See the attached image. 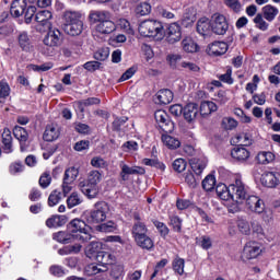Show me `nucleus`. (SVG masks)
I'll use <instances>...</instances> for the list:
<instances>
[{"instance_id":"f257e3e1","label":"nucleus","mask_w":280,"mask_h":280,"mask_svg":"<svg viewBox=\"0 0 280 280\" xmlns=\"http://www.w3.org/2000/svg\"><path fill=\"white\" fill-rule=\"evenodd\" d=\"M139 34L148 38H156V40H163L165 38V28L163 23L156 20H145L139 25Z\"/></svg>"},{"instance_id":"f03ea898","label":"nucleus","mask_w":280,"mask_h":280,"mask_svg":"<svg viewBox=\"0 0 280 280\" xmlns=\"http://www.w3.org/2000/svg\"><path fill=\"white\" fill-rule=\"evenodd\" d=\"M68 229L70 233L73 235L74 240L78 242H82L83 244L86 242H91L92 235H91V228L86 225V222H84L81 219H73L70 221Z\"/></svg>"},{"instance_id":"7ed1b4c3","label":"nucleus","mask_w":280,"mask_h":280,"mask_svg":"<svg viewBox=\"0 0 280 280\" xmlns=\"http://www.w3.org/2000/svg\"><path fill=\"white\" fill-rule=\"evenodd\" d=\"M109 211L110 207H108L106 201H98L94 205V208L85 214V218L89 224H100V222H104L106 218H108Z\"/></svg>"},{"instance_id":"20e7f679","label":"nucleus","mask_w":280,"mask_h":280,"mask_svg":"<svg viewBox=\"0 0 280 280\" xmlns=\"http://www.w3.org/2000/svg\"><path fill=\"white\" fill-rule=\"evenodd\" d=\"M230 191H232L234 202H244L248 197V186L244 184L241 177H236L235 182L230 185Z\"/></svg>"},{"instance_id":"39448f33","label":"nucleus","mask_w":280,"mask_h":280,"mask_svg":"<svg viewBox=\"0 0 280 280\" xmlns=\"http://www.w3.org/2000/svg\"><path fill=\"white\" fill-rule=\"evenodd\" d=\"M212 32L218 36H224L226 32H229V22L226 21V16L214 13L211 19Z\"/></svg>"},{"instance_id":"423d86ee","label":"nucleus","mask_w":280,"mask_h":280,"mask_svg":"<svg viewBox=\"0 0 280 280\" xmlns=\"http://www.w3.org/2000/svg\"><path fill=\"white\" fill-rule=\"evenodd\" d=\"M164 36H166V42L170 45H176L183 38V27L178 23H171L164 31Z\"/></svg>"},{"instance_id":"0eeeda50","label":"nucleus","mask_w":280,"mask_h":280,"mask_svg":"<svg viewBox=\"0 0 280 280\" xmlns=\"http://www.w3.org/2000/svg\"><path fill=\"white\" fill-rule=\"evenodd\" d=\"M51 18L52 14L49 10H43L36 13L35 21L37 23L36 27L38 32H47L51 30Z\"/></svg>"},{"instance_id":"6e6552de","label":"nucleus","mask_w":280,"mask_h":280,"mask_svg":"<svg viewBox=\"0 0 280 280\" xmlns=\"http://www.w3.org/2000/svg\"><path fill=\"white\" fill-rule=\"evenodd\" d=\"M155 121L164 132H172L174 130V122L170 119L167 112L159 109L154 113Z\"/></svg>"},{"instance_id":"1a4fd4ad","label":"nucleus","mask_w":280,"mask_h":280,"mask_svg":"<svg viewBox=\"0 0 280 280\" xmlns=\"http://www.w3.org/2000/svg\"><path fill=\"white\" fill-rule=\"evenodd\" d=\"M245 200V207L248 211H252V213H264V211H266V205L259 197L248 196Z\"/></svg>"},{"instance_id":"9d476101","label":"nucleus","mask_w":280,"mask_h":280,"mask_svg":"<svg viewBox=\"0 0 280 280\" xmlns=\"http://www.w3.org/2000/svg\"><path fill=\"white\" fill-rule=\"evenodd\" d=\"M261 255V245L257 242H248L243 249V259H257Z\"/></svg>"},{"instance_id":"9b49d317","label":"nucleus","mask_w":280,"mask_h":280,"mask_svg":"<svg viewBox=\"0 0 280 280\" xmlns=\"http://www.w3.org/2000/svg\"><path fill=\"white\" fill-rule=\"evenodd\" d=\"M62 36V33L58 28H48L47 35L44 37V45L46 47H59L60 45V38Z\"/></svg>"},{"instance_id":"f8f14e48","label":"nucleus","mask_w":280,"mask_h":280,"mask_svg":"<svg viewBox=\"0 0 280 280\" xmlns=\"http://www.w3.org/2000/svg\"><path fill=\"white\" fill-rule=\"evenodd\" d=\"M199 115H200V109L198 108V104L189 103L184 107L183 117L185 121H187L188 124H194V121L198 119Z\"/></svg>"},{"instance_id":"ddd939ff","label":"nucleus","mask_w":280,"mask_h":280,"mask_svg":"<svg viewBox=\"0 0 280 280\" xmlns=\"http://www.w3.org/2000/svg\"><path fill=\"white\" fill-rule=\"evenodd\" d=\"M120 168H121L120 171L121 180H128L129 176H132V175L143 176V174H145V168L141 166L130 167L127 164H120Z\"/></svg>"},{"instance_id":"4468645a","label":"nucleus","mask_w":280,"mask_h":280,"mask_svg":"<svg viewBox=\"0 0 280 280\" xmlns=\"http://www.w3.org/2000/svg\"><path fill=\"white\" fill-rule=\"evenodd\" d=\"M226 51H229V44L224 42H213L207 48L208 56H213V57L224 56Z\"/></svg>"},{"instance_id":"2eb2a0df","label":"nucleus","mask_w":280,"mask_h":280,"mask_svg":"<svg viewBox=\"0 0 280 280\" xmlns=\"http://www.w3.org/2000/svg\"><path fill=\"white\" fill-rule=\"evenodd\" d=\"M261 184L265 187L275 188L280 185V173L278 172H268L261 175Z\"/></svg>"},{"instance_id":"dca6fc26","label":"nucleus","mask_w":280,"mask_h":280,"mask_svg":"<svg viewBox=\"0 0 280 280\" xmlns=\"http://www.w3.org/2000/svg\"><path fill=\"white\" fill-rule=\"evenodd\" d=\"M197 32L200 36L203 38H207V36H210L213 32L212 24L209 21L208 18H201L197 21Z\"/></svg>"},{"instance_id":"f3484780","label":"nucleus","mask_w":280,"mask_h":280,"mask_svg":"<svg viewBox=\"0 0 280 280\" xmlns=\"http://www.w3.org/2000/svg\"><path fill=\"white\" fill-rule=\"evenodd\" d=\"M27 2L25 0H13L11 3L10 13L12 16H15V19H19V16H23V14H25Z\"/></svg>"},{"instance_id":"a211bd4d","label":"nucleus","mask_w":280,"mask_h":280,"mask_svg":"<svg viewBox=\"0 0 280 280\" xmlns=\"http://www.w3.org/2000/svg\"><path fill=\"white\" fill-rule=\"evenodd\" d=\"M95 30L98 34L108 35L117 30V25L115 22L110 21V19H107L104 22L96 24Z\"/></svg>"},{"instance_id":"6ab92c4d","label":"nucleus","mask_w":280,"mask_h":280,"mask_svg":"<svg viewBox=\"0 0 280 280\" xmlns=\"http://www.w3.org/2000/svg\"><path fill=\"white\" fill-rule=\"evenodd\" d=\"M231 156L235 161H238L240 163H244V161H248L250 159V152L246 150L244 147H235L231 151Z\"/></svg>"},{"instance_id":"aec40b11","label":"nucleus","mask_w":280,"mask_h":280,"mask_svg":"<svg viewBox=\"0 0 280 280\" xmlns=\"http://www.w3.org/2000/svg\"><path fill=\"white\" fill-rule=\"evenodd\" d=\"M103 246L104 244H102V242H96V241L91 242L85 247V256L89 257V259L96 258L100 255Z\"/></svg>"},{"instance_id":"412c9836","label":"nucleus","mask_w":280,"mask_h":280,"mask_svg":"<svg viewBox=\"0 0 280 280\" xmlns=\"http://www.w3.org/2000/svg\"><path fill=\"white\" fill-rule=\"evenodd\" d=\"M89 19L92 23H104L110 19V13L108 11L92 10L90 11Z\"/></svg>"},{"instance_id":"4be33fe9","label":"nucleus","mask_w":280,"mask_h":280,"mask_svg":"<svg viewBox=\"0 0 280 280\" xmlns=\"http://www.w3.org/2000/svg\"><path fill=\"white\" fill-rule=\"evenodd\" d=\"M66 34L69 36H80L84 31V22H77L74 24H65Z\"/></svg>"},{"instance_id":"5701e85b","label":"nucleus","mask_w":280,"mask_h":280,"mask_svg":"<svg viewBox=\"0 0 280 280\" xmlns=\"http://www.w3.org/2000/svg\"><path fill=\"white\" fill-rule=\"evenodd\" d=\"M65 25H73L82 22V13L78 11H66L63 13Z\"/></svg>"},{"instance_id":"b1692460","label":"nucleus","mask_w":280,"mask_h":280,"mask_svg":"<svg viewBox=\"0 0 280 280\" xmlns=\"http://www.w3.org/2000/svg\"><path fill=\"white\" fill-rule=\"evenodd\" d=\"M131 235L133 240L148 235V225L143 222H135L131 228Z\"/></svg>"},{"instance_id":"393cba45","label":"nucleus","mask_w":280,"mask_h":280,"mask_svg":"<svg viewBox=\"0 0 280 280\" xmlns=\"http://www.w3.org/2000/svg\"><path fill=\"white\" fill-rule=\"evenodd\" d=\"M232 143H238L240 145H253V135L250 132L237 133L232 138Z\"/></svg>"},{"instance_id":"a878e982","label":"nucleus","mask_w":280,"mask_h":280,"mask_svg":"<svg viewBox=\"0 0 280 280\" xmlns=\"http://www.w3.org/2000/svg\"><path fill=\"white\" fill-rule=\"evenodd\" d=\"M215 110H218V105L211 101H203L200 104V115L201 117H209V115H211V113H215Z\"/></svg>"},{"instance_id":"bb28decb","label":"nucleus","mask_w":280,"mask_h":280,"mask_svg":"<svg viewBox=\"0 0 280 280\" xmlns=\"http://www.w3.org/2000/svg\"><path fill=\"white\" fill-rule=\"evenodd\" d=\"M182 49L186 54H196V51H199L200 46L191 37H186L182 40Z\"/></svg>"},{"instance_id":"cd10ccee","label":"nucleus","mask_w":280,"mask_h":280,"mask_svg":"<svg viewBox=\"0 0 280 280\" xmlns=\"http://www.w3.org/2000/svg\"><path fill=\"white\" fill-rule=\"evenodd\" d=\"M107 270H108V267L93 262V264L88 265V266L84 268V273H85L88 277H93V276H95V275H100V273H102V272H106Z\"/></svg>"},{"instance_id":"c85d7f7f","label":"nucleus","mask_w":280,"mask_h":280,"mask_svg":"<svg viewBox=\"0 0 280 280\" xmlns=\"http://www.w3.org/2000/svg\"><path fill=\"white\" fill-rule=\"evenodd\" d=\"M52 240L59 244H71L75 238L72 233L60 231L52 234Z\"/></svg>"},{"instance_id":"c756f323","label":"nucleus","mask_w":280,"mask_h":280,"mask_svg":"<svg viewBox=\"0 0 280 280\" xmlns=\"http://www.w3.org/2000/svg\"><path fill=\"white\" fill-rule=\"evenodd\" d=\"M137 246L139 248H142V250H151L154 248V241L148 234H144V236H140L135 240Z\"/></svg>"},{"instance_id":"7c9ffc66","label":"nucleus","mask_w":280,"mask_h":280,"mask_svg":"<svg viewBox=\"0 0 280 280\" xmlns=\"http://www.w3.org/2000/svg\"><path fill=\"white\" fill-rule=\"evenodd\" d=\"M2 144L4 154H12L14 149L12 148V133L9 129L4 130L2 133Z\"/></svg>"},{"instance_id":"2f4dec72","label":"nucleus","mask_w":280,"mask_h":280,"mask_svg":"<svg viewBox=\"0 0 280 280\" xmlns=\"http://www.w3.org/2000/svg\"><path fill=\"white\" fill-rule=\"evenodd\" d=\"M60 137V130L55 125H48L44 132V141H56Z\"/></svg>"},{"instance_id":"473e14b6","label":"nucleus","mask_w":280,"mask_h":280,"mask_svg":"<svg viewBox=\"0 0 280 280\" xmlns=\"http://www.w3.org/2000/svg\"><path fill=\"white\" fill-rule=\"evenodd\" d=\"M215 191L221 200H233L231 186L226 187L224 184H219Z\"/></svg>"},{"instance_id":"72a5a7b5","label":"nucleus","mask_w":280,"mask_h":280,"mask_svg":"<svg viewBox=\"0 0 280 280\" xmlns=\"http://www.w3.org/2000/svg\"><path fill=\"white\" fill-rule=\"evenodd\" d=\"M156 100L164 105L171 104V102L174 100V93L172 90H160L156 93Z\"/></svg>"},{"instance_id":"f704fd0d","label":"nucleus","mask_w":280,"mask_h":280,"mask_svg":"<svg viewBox=\"0 0 280 280\" xmlns=\"http://www.w3.org/2000/svg\"><path fill=\"white\" fill-rule=\"evenodd\" d=\"M162 143H164L168 150H178V148H180V140L170 135L162 136Z\"/></svg>"},{"instance_id":"c9c22d12","label":"nucleus","mask_w":280,"mask_h":280,"mask_svg":"<svg viewBox=\"0 0 280 280\" xmlns=\"http://www.w3.org/2000/svg\"><path fill=\"white\" fill-rule=\"evenodd\" d=\"M13 135L18 141H20L21 144L26 143L30 139V133H27V130L21 126H15L13 128Z\"/></svg>"},{"instance_id":"e433bc0d","label":"nucleus","mask_w":280,"mask_h":280,"mask_svg":"<svg viewBox=\"0 0 280 280\" xmlns=\"http://www.w3.org/2000/svg\"><path fill=\"white\" fill-rule=\"evenodd\" d=\"M277 14H279V9L271 4H267L262 8V15L266 21L272 22L273 19H277Z\"/></svg>"},{"instance_id":"4c0bfd02","label":"nucleus","mask_w":280,"mask_h":280,"mask_svg":"<svg viewBox=\"0 0 280 280\" xmlns=\"http://www.w3.org/2000/svg\"><path fill=\"white\" fill-rule=\"evenodd\" d=\"M67 223V220L62 215H52L46 220V226L48 229H57V226H63Z\"/></svg>"},{"instance_id":"58836bf2","label":"nucleus","mask_w":280,"mask_h":280,"mask_svg":"<svg viewBox=\"0 0 280 280\" xmlns=\"http://www.w3.org/2000/svg\"><path fill=\"white\" fill-rule=\"evenodd\" d=\"M19 45L23 51H30L32 49V39L30 38V35H27L26 32H22L19 35Z\"/></svg>"},{"instance_id":"ea45409f","label":"nucleus","mask_w":280,"mask_h":280,"mask_svg":"<svg viewBox=\"0 0 280 280\" xmlns=\"http://www.w3.org/2000/svg\"><path fill=\"white\" fill-rule=\"evenodd\" d=\"M95 259L100 266H106V268H108V265L113 264L114 257L110 253L101 250Z\"/></svg>"},{"instance_id":"a19ab883","label":"nucleus","mask_w":280,"mask_h":280,"mask_svg":"<svg viewBox=\"0 0 280 280\" xmlns=\"http://www.w3.org/2000/svg\"><path fill=\"white\" fill-rule=\"evenodd\" d=\"M256 161H258L260 165H268V163H272L275 161V154L266 151L259 152L256 156Z\"/></svg>"},{"instance_id":"79ce46f5","label":"nucleus","mask_w":280,"mask_h":280,"mask_svg":"<svg viewBox=\"0 0 280 280\" xmlns=\"http://www.w3.org/2000/svg\"><path fill=\"white\" fill-rule=\"evenodd\" d=\"M82 194L86 196L90 200H93V198H97V195L100 194V188L97 186H91V185H85L81 187Z\"/></svg>"},{"instance_id":"37998d69","label":"nucleus","mask_w":280,"mask_h":280,"mask_svg":"<svg viewBox=\"0 0 280 280\" xmlns=\"http://www.w3.org/2000/svg\"><path fill=\"white\" fill-rule=\"evenodd\" d=\"M79 174H80V171H78V168L69 167L65 172L63 183H70V184L75 183V179L78 178Z\"/></svg>"},{"instance_id":"c03bdc74","label":"nucleus","mask_w":280,"mask_h":280,"mask_svg":"<svg viewBox=\"0 0 280 280\" xmlns=\"http://www.w3.org/2000/svg\"><path fill=\"white\" fill-rule=\"evenodd\" d=\"M173 270L176 275H185V259L176 256L172 262Z\"/></svg>"},{"instance_id":"a18cd8bd","label":"nucleus","mask_w":280,"mask_h":280,"mask_svg":"<svg viewBox=\"0 0 280 280\" xmlns=\"http://www.w3.org/2000/svg\"><path fill=\"white\" fill-rule=\"evenodd\" d=\"M201 185L205 191H213L215 189V176L211 174L207 175Z\"/></svg>"},{"instance_id":"49530a36","label":"nucleus","mask_w":280,"mask_h":280,"mask_svg":"<svg viewBox=\"0 0 280 280\" xmlns=\"http://www.w3.org/2000/svg\"><path fill=\"white\" fill-rule=\"evenodd\" d=\"M152 12V5L148 2H142L137 5L136 8V14L138 16H148Z\"/></svg>"},{"instance_id":"de8ad7c7","label":"nucleus","mask_w":280,"mask_h":280,"mask_svg":"<svg viewBox=\"0 0 280 280\" xmlns=\"http://www.w3.org/2000/svg\"><path fill=\"white\" fill-rule=\"evenodd\" d=\"M102 180V174L98 171H91L88 175V185L97 187V184Z\"/></svg>"},{"instance_id":"09e8293b","label":"nucleus","mask_w":280,"mask_h":280,"mask_svg":"<svg viewBox=\"0 0 280 280\" xmlns=\"http://www.w3.org/2000/svg\"><path fill=\"white\" fill-rule=\"evenodd\" d=\"M237 228L240 233H242L243 235H250V223L246 219L244 218L238 219Z\"/></svg>"},{"instance_id":"8fccbe9b","label":"nucleus","mask_w":280,"mask_h":280,"mask_svg":"<svg viewBox=\"0 0 280 280\" xmlns=\"http://www.w3.org/2000/svg\"><path fill=\"white\" fill-rule=\"evenodd\" d=\"M184 178L185 183L188 185V187H190V189H196L198 187V183H200V179H197L191 172L185 173Z\"/></svg>"},{"instance_id":"3c124183","label":"nucleus","mask_w":280,"mask_h":280,"mask_svg":"<svg viewBox=\"0 0 280 280\" xmlns=\"http://www.w3.org/2000/svg\"><path fill=\"white\" fill-rule=\"evenodd\" d=\"M62 200V192L52 190L48 197V207H56Z\"/></svg>"},{"instance_id":"603ef678","label":"nucleus","mask_w":280,"mask_h":280,"mask_svg":"<svg viewBox=\"0 0 280 280\" xmlns=\"http://www.w3.org/2000/svg\"><path fill=\"white\" fill-rule=\"evenodd\" d=\"M78 205H82V198L78 192H72L67 199V206L69 209H73V207H78Z\"/></svg>"},{"instance_id":"864d4df0","label":"nucleus","mask_w":280,"mask_h":280,"mask_svg":"<svg viewBox=\"0 0 280 280\" xmlns=\"http://www.w3.org/2000/svg\"><path fill=\"white\" fill-rule=\"evenodd\" d=\"M110 277L116 280L124 279V266L122 265H114L112 267Z\"/></svg>"},{"instance_id":"5fc2aeb1","label":"nucleus","mask_w":280,"mask_h":280,"mask_svg":"<svg viewBox=\"0 0 280 280\" xmlns=\"http://www.w3.org/2000/svg\"><path fill=\"white\" fill-rule=\"evenodd\" d=\"M222 128H224V130H235V128H237V120L225 117L222 119Z\"/></svg>"},{"instance_id":"6e6d98bb","label":"nucleus","mask_w":280,"mask_h":280,"mask_svg":"<svg viewBox=\"0 0 280 280\" xmlns=\"http://www.w3.org/2000/svg\"><path fill=\"white\" fill-rule=\"evenodd\" d=\"M91 165L92 167L104 170L108 167V162H106V160H104L102 156H94L91 160Z\"/></svg>"},{"instance_id":"4d7b16f0","label":"nucleus","mask_w":280,"mask_h":280,"mask_svg":"<svg viewBox=\"0 0 280 280\" xmlns=\"http://www.w3.org/2000/svg\"><path fill=\"white\" fill-rule=\"evenodd\" d=\"M170 224L176 233H180L183 229V220H180V218L177 215H172L170 218Z\"/></svg>"},{"instance_id":"13d9d810","label":"nucleus","mask_w":280,"mask_h":280,"mask_svg":"<svg viewBox=\"0 0 280 280\" xmlns=\"http://www.w3.org/2000/svg\"><path fill=\"white\" fill-rule=\"evenodd\" d=\"M117 229V225L113 221H108L107 223H103L97 226V231L101 233H113Z\"/></svg>"},{"instance_id":"bf43d9fd","label":"nucleus","mask_w":280,"mask_h":280,"mask_svg":"<svg viewBox=\"0 0 280 280\" xmlns=\"http://www.w3.org/2000/svg\"><path fill=\"white\" fill-rule=\"evenodd\" d=\"M173 170L175 172H178L180 174V172H185V170H187V161H185V159H176L173 162Z\"/></svg>"},{"instance_id":"052dcab7","label":"nucleus","mask_w":280,"mask_h":280,"mask_svg":"<svg viewBox=\"0 0 280 280\" xmlns=\"http://www.w3.org/2000/svg\"><path fill=\"white\" fill-rule=\"evenodd\" d=\"M224 5L233 10V12H240L242 10V2L240 0H223Z\"/></svg>"},{"instance_id":"680f3d73","label":"nucleus","mask_w":280,"mask_h":280,"mask_svg":"<svg viewBox=\"0 0 280 280\" xmlns=\"http://www.w3.org/2000/svg\"><path fill=\"white\" fill-rule=\"evenodd\" d=\"M254 23L256 24V27H258V30H261V32H266V30H268V23L266 22L264 16H261V14H257L255 16Z\"/></svg>"},{"instance_id":"e2e57ef3","label":"nucleus","mask_w":280,"mask_h":280,"mask_svg":"<svg viewBox=\"0 0 280 280\" xmlns=\"http://www.w3.org/2000/svg\"><path fill=\"white\" fill-rule=\"evenodd\" d=\"M10 96V84L5 82V80L0 81V100H5V97Z\"/></svg>"},{"instance_id":"0e129e2a","label":"nucleus","mask_w":280,"mask_h":280,"mask_svg":"<svg viewBox=\"0 0 280 280\" xmlns=\"http://www.w3.org/2000/svg\"><path fill=\"white\" fill-rule=\"evenodd\" d=\"M231 75H233V69L229 67L224 74L219 75V80L220 82H224L225 84H233V78Z\"/></svg>"},{"instance_id":"69168bd1","label":"nucleus","mask_w":280,"mask_h":280,"mask_svg":"<svg viewBox=\"0 0 280 280\" xmlns=\"http://www.w3.org/2000/svg\"><path fill=\"white\" fill-rule=\"evenodd\" d=\"M110 56V50L108 48H101L94 54L95 60L104 61Z\"/></svg>"},{"instance_id":"338daca9","label":"nucleus","mask_w":280,"mask_h":280,"mask_svg":"<svg viewBox=\"0 0 280 280\" xmlns=\"http://www.w3.org/2000/svg\"><path fill=\"white\" fill-rule=\"evenodd\" d=\"M49 185H51V175L49 173H44L39 177V186L43 189H47V187H49Z\"/></svg>"},{"instance_id":"774afa93","label":"nucleus","mask_w":280,"mask_h":280,"mask_svg":"<svg viewBox=\"0 0 280 280\" xmlns=\"http://www.w3.org/2000/svg\"><path fill=\"white\" fill-rule=\"evenodd\" d=\"M49 272L54 277H65V268H62V266H60V265L50 266Z\"/></svg>"}]
</instances>
